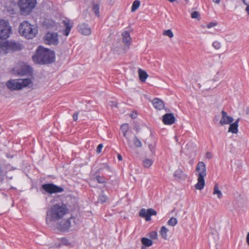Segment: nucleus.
I'll use <instances>...</instances> for the list:
<instances>
[{"label":"nucleus","mask_w":249,"mask_h":249,"mask_svg":"<svg viewBox=\"0 0 249 249\" xmlns=\"http://www.w3.org/2000/svg\"><path fill=\"white\" fill-rule=\"evenodd\" d=\"M163 35L168 36L170 38H172L174 36V34L170 29L164 31L163 33Z\"/></svg>","instance_id":"obj_30"},{"label":"nucleus","mask_w":249,"mask_h":249,"mask_svg":"<svg viewBox=\"0 0 249 249\" xmlns=\"http://www.w3.org/2000/svg\"><path fill=\"white\" fill-rule=\"evenodd\" d=\"M132 39L128 33L125 32V48H129L131 44Z\"/></svg>","instance_id":"obj_26"},{"label":"nucleus","mask_w":249,"mask_h":249,"mask_svg":"<svg viewBox=\"0 0 249 249\" xmlns=\"http://www.w3.org/2000/svg\"><path fill=\"white\" fill-rule=\"evenodd\" d=\"M213 1L216 4L219 3L220 0H213Z\"/></svg>","instance_id":"obj_51"},{"label":"nucleus","mask_w":249,"mask_h":249,"mask_svg":"<svg viewBox=\"0 0 249 249\" xmlns=\"http://www.w3.org/2000/svg\"><path fill=\"white\" fill-rule=\"evenodd\" d=\"M213 47L216 50H219L221 47V45L218 41H214L213 43Z\"/></svg>","instance_id":"obj_32"},{"label":"nucleus","mask_w":249,"mask_h":249,"mask_svg":"<svg viewBox=\"0 0 249 249\" xmlns=\"http://www.w3.org/2000/svg\"><path fill=\"white\" fill-rule=\"evenodd\" d=\"M217 24V23L216 22H211L207 25V28L210 29L212 27L216 26Z\"/></svg>","instance_id":"obj_40"},{"label":"nucleus","mask_w":249,"mask_h":249,"mask_svg":"<svg viewBox=\"0 0 249 249\" xmlns=\"http://www.w3.org/2000/svg\"><path fill=\"white\" fill-rule=\"evenodd\" d=\"M168 225L175 226L177 224V219L175 217H171L168 221Z\"/></svg>","instance_id":"obj_29"},{"label":"nucleus","mask_w":249,"mask_h":249,"mask_svg":"<svg viewBox=\"0 0 249 249\" xmlns=\"http://www.w3.org/2000/svg\"><path fill=\"white\" fill-rule=\"evenodd\" d=\"M222 117L220 120V124L221 125L230 124L233 121L232 117L228 115L227 113L224 110L221 111Z\"/></svg>","instance_id":"obj_12"},{"label":"nucleus","mask_w":249,"mask_h":249,"mask_svg":"<svg viewBox=\"0 0 249 249\" xmlns=\"http://www.w3.org/2000/svg\"><path fill=\"white\" fill-rule=\"evenodd\" d=\"M212 154L210 152H207L205 154V157L207 159H210L212 158Z\"/></svg>","instance_id":"obj_43"},{"label":"nucleus","mask_w":249,"mask_h":249,"mask_svg":"<svg viewBox=\"0 0 249 249\" xmlns=\"http://www.w3.org/2000/svg\"><path fill=\"white\" fill-rule=\"evenodd\" d=\"M151 145H149V148H152V147H151Z\"/></svg>","instance_id":"obj_56"},{"label":"nucleus","mask_w":249,"mask_h":249,"mask_svg":"<svg viewBox=\"0 0 249 249\" xmlns=\"http://www.w3.org/2000/svg\"><path fill=\"white\" fill-rule=\"evenodd\" d=\"M133 142L135 146L137 147H141L142 146V142L136 137H135L133 140Z\"/></svg>","instance_id":"obj_31"},{"label":"nucleus","mask_w":249,"mask_h":249,"mask_svg":"<svg viewBox=\"0 0 249 249\" xmlns=\"http://www.w3.org/2000/svg\"><path fill=\"white\" fill-rule=\"evenodd\" d=\"M246 241L248 246H249V232L247 233Z\"/></svg>","instance_id":"obj_48"},{"label":"nucleus","mask_w":249,"mask_h":249,"mask_svg":"<svg viewBox=\"0 0 249 249\" xmlns=\"http://www.w3.org/2000/svg\"><path fill=\"white\" fill-rule=\"evenodd\" d=\"M78 114V112H76L73 115V119L74 121H76L77 120Z\"/></svg>","instance_id":"obj_45"},{"label":"nucleus","mask_w":249,"mask_h":249,"mask_svg":"<svg viewBox=\"0 0 249 249\" xmlns=\"http://www.w3.org/2000/svg\"><path fill=\"white\" fill-rule=\"evenodd\" d=\"M151 145H149V148H152V147H151Z\"/></svg>","instance_id":"obj_57"},{"label":"nucleus","mask_w":249,"mask_h":249,"mask_svg":"<svg viewBox=\"0 0 249 249\" xmlns=\"http://www.w3.org/2000/svg\"><path fill=\"white\" fill-rule=\"evenodd\" d=\"M141 2L139 0H135L132 5L131 11L132 12H135L140 6Z\"/></svg>","instance_id":"obj_28"},{"label":"nucleus","mask_w":249,"mask_h":249,"mask_svg":"<svg viewBox=\"0 0 249 249\" xmlns=\"http://www.w3.org/2000/svg\"><path fill=\"white\" fill-rule=\"evenodd\" d=\"M68 212V209L64 203H60L53 205L50 212L46 215V223L48 225H52L55 222L62 218Z\"/></svg>","instance_id":"obj_1"},{"label":"nucleus","mask_w":249,"mask_h":249,"mask_svg":"<svg viewBox=\"0 0 249 249\" xmlns=\"http://www.w3.org/2000/svg\"><path fill=\"white\" fill-rule=\"evenodd\" d=\"M156 214L157 212L153 209H148L147 210L145 209H142L139 213V216L144 218L146 221L151 220V216Z\"/></svg>","instance_id":"obj_11"},{"label":"nucleus","mask_w":249,"mask_h":249,"mask_svg":"<svg viewBox=\"0 0 249 249\" xmlns=\"http://www.w3.org/2000/svg\"><path fill=\"white\" fill-rule=\"evenodd\" d=\"M213 195H216L217 196V197L219 199H220L222 197V194L221 191L219 190L218 184H215L213 188Z\"/></svg>","instance_id":"obj_22"},{"label":"nucleus","mask_w":249,"mask_h":249,"mask_svg":"<svg viewBox=\"0 0 249 249\" xmlns=\"http://www.w3.org/2000/svg\"><path fill=\"white\" fill-rule=\"evenodd\" d=\"M101 168V169H107V170H109V167L106 163L102 164Z\"/></svg>","instance_id":"obj_44"},{"label":"nucleus","mask_w":249,"mask_h":249,"mask_svg":"<svg viewBox=\"0 0 249 249\" xmlns=\"http://www.w3.org/2000/svg\"><path fill=\"white\" fill-rule=\"evenodd\" d=\"M240 121V118H238L235 122L233 123L230 124L228 132H231L233 134H236L238 131V123Z\"/></svg>","instance_id":"obj_17"},{"label":"nucleus","mask_w":249,"mask_h":249,"mask_svg":"<svg viewBox=\"0 0 249 249\" xmlns=\"http://www.w3.org/2000/svg\"><path fill=\"white\" fill-rule=\"evenodd\" d=\"M71 227L70 219H68L67 220L61 221L59 228L62 231H68Z\"/></svg>","instance_id":"obj_19"},{"label":"nucleus","mask_w":249,"mask_h":249,"mask_svg":"<svg viewBox=\"0 0 249 249\" xmlns=\"http://www.w3.org/2000/svg\"><path fill=\"white\" fill-rule=\"evenodd\" d=\"M32 71V69L31 67L28 65H23L20 70H19V71L18 72V74L20 75H26L28 74H30Z\"/></svg>","instance_id":"obj_18"},{"label":"nucleus","mask_w":249,"mask_h":249,"mask_svg":"<svg viewBox=\"0 0 249 249\" xmlns=\"http://www.w3.org/2000/svg\"><path fill=\"white\" fill-rule=\"evenodd\" d=\"M141 242L143 245L146 247H150L153 244L151 240L146 237H142L141 239Z\"/></svg>","instance_id":"obj_23"},{"label":"nucleus","mask_w":249,"mask_h":249,"mask_svg":"<svg viewBox=\"0 0 249 249\" xmlns=\"http://www.w3.org/2000/svg\"><path fill=\"white\" fill-rule=\"evenodd\" d=\"M153 161L150 159H144L142 161L143 166L146 168H148L151 167Z\"/></svg>","instance_id":"obj_27"},{"label":"nucleus","mask_w":249,"mask_h":249,"mask_svg":"<svg viewBox=\"0 0 249 249\" xmlns=\"http://www.w3.org/2000/svg\"><path fill=\"white\" fill-rule=\"evenodd\" d=\"M247 5V7L246 8V11L248 13V14L249 15V4H246Z\"/></svg>","instance_id":"obj_49"},{"label":"nucleus","mask_w":249,"mask_h":249,"mask_svg":"<svg viewBox=\"0 0 249 249\" xmlns=\"http://www.w3.org/2000/svg\"><path fill=\"white\" fill-rule=\"evenodd\" d=\"M124 124H123L121 126V129L123 136H124Z\"/></svg>","instance_id":"obj_46"},{"label":"nucleus","mask_w":249,"mask_h":249,"mask_svg":"<svg viewBox=\"0 0 249 249\" xmlns=\"http://www.w3.org/2000/svg\"><path fill=\"white\" fill-rule=\"evenodd\" d=\"M246 114L249 115V107L247 108L246 109Z\"/></svg>","instance_id":"obj_52"},{"label":"nucleus","mask_w":249,"mask_h":249,"mask_svg":"<svg viewBox=\"0 0 249 249\" xmlns=\"http://www.w3.org/2000/svg\"><path fill=\"white\" fill-rule=\"evenodd\" d=\"M174 176L178 178H182L183 177V172L181 169H178L175 171Z\"/></svg>","instance_id":"obj_25"},{"label":"nucleus","mask_w":249,"mask_h":249,"mask_svg":"<svg viewBox=\"0 0 249 249\" xmlns=\"http://www.w3.org/2000/svg\"><path fill=\"white\" fill-rule=\"evenodd\" d=\"M103 147V144L101 143L98 145L97 149H96V152L97 154H99L101 152Z\"/></svg>","instance_id":"obj_41"},{"label":"nucleus","mask_w":249,"mask_h":249,"mask_svg":"<svg viewBox=\"0 0 249 249\" xmlns=\"http://www.w3.org/2000/svg\"><path fill=\"white\" fill-rule=\"evenodd\" d=\"M63 23L65 26V29L62 31L63 34L65 36H68L72 28L73 23L69 19H65L63 20Z\"/></svg>","instance_id":"obj_14"},{"label":"nucleus","mask_w":249,"mask_h":249,"mask_svg":"<svg viewBox=\"0 0 249 249\" xmlns=\"http://www.w3.org/2000/svg\"><path fill=\"white\" fill-rule=\"evenodd\" d=\"M168 229L166 228L165 226H162L160 231V234L161 235V237L164 239H167V232H168Z\"/></svg>","instance_id":"obj_21"},{"label":"nucleus","mask_w":249,"mask_h":249,"mask_svg":"<svg viewBox=\"0 0 249 249\" xmlns=\"http://www.w3.org/2000/svg\"><path fill=\"white\" fill-rule=\"evenodd\" d=\"M128 115L132 119H135L137 117L138 114L136 111L133 110L130 114Z\"/></svg>","instance_id":"obj_37"},{"label":"nucleus","mask_w":249,"mask_h":249,"mask_svg":"<svg viewBox=\"0 0 249 249\" xmlns=\"http://www.w3.org/2000/svg\"><path fill=\"white\" fill-rule=\"evenodd\" d=\"M5 42L0 41V53H5Z\"/></svg>","instance_id":"obj_36"},{"label":"nucleus","mask_w":249,"mask_h":249,"mask_svg":"<svg viewBox=\"0 0 249 249\" xmlns=\"http://www.w3.org/2000/svg\"><path fill=\"white\" fill-rule=\"evenodd\" d=\"M78 28L79 32L84 35H89L91 33L90 28L85 23L80 24Z\"/></svg>","instance_id":"obj_16"},{"label":"nucleus","mask_w":249,"mask_h":249,"mask_svg":"<svg viewBox=\"0 0 249 249\" xmlns=\"http://www.w3.org/2000/svg\"><path fill=\"white\" fill-rule=\"evenodd\" d=\"M167 0L170 1V2H173L175 1H176V0Z\"/></svg>","instance_id":"obj_54"},{"label":"nucleus","mask_w":249,"mask_h":249,"mask_svg":"<svg viewBox=\"0 0 249 249\" xmlns=\"http://www.w3.org/2000/svg\"><path fill=\"white\" fill-rule=\"evenodd\" d=\"M138 74L140 81L142 82H145L148 77V75L146 72L141 69H139L138 70Z\"/></svg>","instance_id":"obj_20"},{"label":"nucleus","mask_w":249,"mask_h":249,"mask_svg":"<svg viewBox=\"0 0 249 249\" xmlns=\"http://www.w3.org/2000/svg\"><path fill=\"white\" fill-rule=\"evenodd\" d=\"M36 0H19L18 6L22 15L30 14L36 5Z\"/></svg>","instance_id":"obj_6"},{"label":"nucleus","mask_w":249,"mask_h":249,"mask_svg":"<svg viewBox=\"0 0 249 249\" xmlns=\"http://www.w3.org/2000/svg\"><path fill=\"white\" fill-rule=\"evenodd\" d=\"M122 36H123V40L124 41V32H123V33H122Z\"/></svg>","instance_id":"obj_53"},{"label":"nucleus","mask_w":249,"mask_h":249,"mask_svg":"<svg viewBox=\"0 0 249 249\" xmlns=\"http://www.w3.org/2000/svg\"><path fill=\"white\" fill-rule=\"evenodd\" d=\"M61 243L64 245H69V241L66 238H62L61 240Z\"/></svg>","instance_id":"obj_42"},{"label":"nucleus","mask_w":249,"mask_h":249,"mask_svg":"<svg viewBox=\"0 0 249 249\" xmlns=\"http://www.w3.org/2000/svg\"><path fill=\"white\" fill-rule=\"evenodd\" d=\"M37 32V28L27 21L21 23L19 27V33L27 39L34 38L36 35Z\"/></svg>","instance_id":"obj_4"},{"label":"nucleus","mask_w":249,"mask_h":249,"mask_svg":"<svg viewBox=\"0 0 249 249\" xmlns=\"http://www.w3.org/2000/svg\"><path fill=\"white\" fill-rule=\"evenodd\" d=\"M11 32V28L7 20H0V38L5 39L7 38Z\"/></svg>","instance_id":"obj_7"},{"label":"nucleus","mask_w":249,"mask_h":249,"mask_svg":"<svg viewBox=\"0 0 249 249\" xmlns=\"http://www.w3.org/2000/svg\"><path fill=\"white\" fill-rule=\"evenodd\" d=\"M33 59L36 63L50 64L54 61V53L48 49L39 46L36 50V53L33 56Z\"/></svg>","instance_id":"obj_2"},{"label":"nucleus","mask_w":249,"mask_h":249,"mask_svg":"<svg viewBox=\"0 0 249 249\" xmlns=\"http://www.w3.org/2000/svg\"><path fill=\"white\" fill-rule=\"evenodd\" d=\"M152 103L154 107L157 110H161L165 107L164 102L161 99L158 98H154L152 101Z\"/></svg>","instance_id":"obj_15"},{"label":"nucleus","mask_w":249,"mask_h":249,"mask_svg":"<svg viewBox=\"0 0 249 249\" xmlns=\"http://www.w3.org/2000/svg\"><path fill=\"white\" fill-rule=\"evenodd\" d=\"M31 83L32 80L30 78L19 79L9 80L6 83V86L11 90H19L28 86Z\"/></svg>","instance_id":"obj_5"},{"label":"nucleus","mask_w":249,"mask_h":249,"mask_svg":"<svg viewBox=\"0 0 249 249\" xmlns=\"http://www.w3.org/2000/svg\"><path fill=\"white\" fill-rule=\"evenodd\" d=\"M199 17V14L197 11H194L191 14V18H197Z\"/></svg>","instance_id":"obj_38"},{"label":"nucleus","mask_w":249,"mask_h":249,"mask_svg":"<svg viewBox=\"0 0 249 249\" xmlns=\"http://www.w3.org/2000/svg\"><path fill=\"white\" fill-rule=\"evenodd\" d=\"M149 236L152 239H156L158 237L157 232L155 231H152L149 232Z\"/></svg>","instance_id":"obj_34"},{"label":"nucleus","mask_w":249,"mask_h":249,"mask_svg":"<svg viewBox=\"0 0 249 249\" xmlns=\"http://www.w3.org/2000/svg\"><path fill=\"white\" fill-rule=\"evenodd\" d=\"M45 42L46 44L49 45H57L59 42L57 34L48 33L45 37Z\"/></svg>","instance_id":"obj_10"},{"label":"nucleus","mask_w":249,"mask_h":249,"mask_svg":"<svg viewBox=\"0 0 249 249\" xmlns=\"http://www.w3.org/2000/svg\"><path fill=\"white\" fill-rule=\"evenodd\" d=\"M96 178L97 180L98 181V182L100 183H103L105 182V178L103 177L99 176H97L96 177Z\"/></svg>","instance_id":"obj_39"},{"label":"nucleus","mask_w":249,"mask_h":249,"mask_svg":"<svg viewBox=\"0 0 249 249\" xmlns=\"http://www.w3.org/2000/svg\"><path fill=\"white\" fill-rule=\"evenodd\" d=\"M107 197L105 195L104 192L101 191L100 194L99 195V196H98V202L101 203H105L107 201Z\"/></svg>","instance_id":"obj_24"},{"label":"nucleus","mask_w":249,"mask_h":249,"mask_svg":"<svg viewBox=\"0 0 249 249\" xmlns=\"http://www.w3.org/2000/svg\"><path fill=\"white\" fill-rule=\"evenodd\" d=\"M92 10L95 15L99 16V7L98 5H94L92 8Z\"/></svg>","instance_id":"obj_33"},{"label":"nucleus","mask_w":249,"mask_h":249,"mask_svg":"<svg viewBox=\"0 0 249 249\" xmlns=\"http://www.w3.org/2000/svg\"><path fill=\"white\" fill-rule=\"evenodd\" d=\"M175 120V117L172 113H166L162 116V122L165 125L173 124Z\"/></svg>","instance_id":"obj_13"},{"label":"nucleus","mask_w":249,"mask_h":249,"mask_svg":"<svg viewBox=\"0 0 249 249\" xmlns=\"http://www.w3.org/2000/svg\"><path fill=\"white\" fill-rule=\"evenodd\" d=\"M42 189L46 192L50 194L61 193L64 191L62 187L57 186L53 183H46L42 185Z\"/></svg>","instance_id":"obj_8"},{"label":"nucleus","mask_w":249,"mask_h":249,"mask_svg":"<svg viewBox=\"0 0 249 249\" xmlns=\"http://www.w3.org/2000/svg\"><path fill=\"white\" fill-rule=\"evenodd\" d=\"M4 42L5 53L19 51L22 49V45L19 42H16L13 41H6Z\"/></svg>","instance_id":"obj_9"},{"label":"nucleus","mask_w":249,"mask_h":249,"mask_svg":"<svg viewBox=\"0 0 249 249\" xmlns=\"http://www.w3.org/2000/svg\"><path fill=\"white\" fill-rule=\"evenodd\" d=\"M195 174L197 178V182L195 187L196 189L201 190L205 185V177L207 174L206 166L203 161H199L197 164Z\"/></svg>","instance_id":"obj_3"},{"label":"nucleus","mask_w":249,"mask_h":249,"mask_svg":"<svg viewBox=\"0 0 249 249\" xmlns=\"http://www.w3.org/2000/svg\"><path fill=\"white\" fill-rule=\"evenodd\" d=\"M245 4H249V0H243Z\"/></svg>","instance_id":"obj_50"},{"label":"nucleus","mask_w":249,"mask_h":249,"mask_svg":"<svg viewBox=\"0 0 249 249\" xmlns=\"http://www.w3.org/2000/svg\"><path fill=\"white\" fill-rule=\"evenodd\" d=\"M117 158L119 160H123V157H122V155L119 153H117Z\"/></svg>","instance_id":"obj_47"},{"label":"nucleus","mask_w":249,"mask_h":249,"mask_svg":"<svg viewBox=\"0 0 249 249\" xmlns=\"http://www.w3.org/2000/svg\"><path fill=\"white\" fill-rule=\"evenodd\" d=\"M142 249H146V248L144 247H142Z\"/></svg>","instance_id":"obj_55"},{"label":"nucleus","mask_w":249,"mask_h":249,"mask_svg":"<svg viewBox=\"0 0 249 249\" xmlns=\"http://www.w3.org/2000/svg\"><path fill=\"white\" fill-rule=\"evenodd\" d=\"M108 106L111 107L112 110H114L117 108V104L115 102L109 101L108 103Z\"/></svg>","instance_id":"obj_35"}]
</instances>
